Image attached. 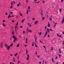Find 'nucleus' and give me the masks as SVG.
I'll return each instance as SVG.
<instances>
[{"mask_svg": "<svg viewBox=\"0 0 64 64\" xmlns=\"http://www.w3.org/2000/svg\"><path fill=\"white\" fill-rule=\"evenodd\" d=\"M59 37L60 38V37H61V35H60L59 36Z\"/></svg>", "mask_w": 64, "mask_h": 64, "instance_id": "5fc2aeb1", "label": "nucleus"}, {"mask_svg": "<svg viewBox=\"0 0 64 64\" xmlns=\"http://www.w3.org/2000/svg\"><path fill=\"white\" fill-rule=\"evenodd\" d=\"M22 26H20V28H22Z\"/></svg>", "mask_w": 64, "mask_h": 64, "instance_id": "0e129e2a", "label": "nucleus"}, {"mask_svg": "<svg viewBox=\"0 0 64 64\" xmlns=\"http://www.w3.org/2000/svg\"><path fill=\"white\" fill-rule=\"evenodd\" d=\"M19 59V56H18V60Z\"/></svg>", "mask_w": 64, "mask_h": 64, "instance_id": "680f3d73", "label": "nucleus"}, {"mask_svg": "<svg viewBox=\"0 0 64 64\" xmlns=\"http://www.w3.org/2000/svg\"><path fill=\"white\" fill-rule=\"evenodd\" d=\"M48 34V33H47V31H46V34L44 36V38L45 37H46V35H47V34Z\"/></svg>", "mask_w": 64, "mask_h": 64, "instance_id": "20e7f679", "label": "nucleus"}, {"mask_svg": "<svg viewBox=\"0 0 64 64\" xmlns=\"http://www.w3.org/2000/svg\"><path fill=\"white\" fill-rule=\"evenodd\" d=\"M17 6L18 7H19V4H17Z\"/></svg>", "mask_w": 64, "mask_h": 64, "instance_id": "69168bd1", "label": "nucleus"}, {"mask_svg": "<svg viewBox=\"0 0 64 64\" xmlns=\"http://www.w3.org/2000/svg\"><path fill=\"white\" fill-rule=\"evenodd\" d=\"M13 45V43H12V44H10V46L12 47V46Z\"/></svg>", "mask_w": 64, "mask_h": 64, "instance_id": "f3484780", "label": "nucleus"}, {"mask_svg": "<svg viewBox=\"0 0 64 64\" xmlns=\"http://www.w3.org/2000/svg\"><path fill=\"white\" fill-rule=\"evenodd\" d=\"M34 44H35L36 47L37 48V44H36V43H35Z\"/></svg>", "mask_w": 64, "mask_h": 64, "instance_id": "b1692460", "label": "nucleus"}, {"mask_svg": "<svg viewBox=\"0 0 64 64\" xmlns=\"http://www.w3.org/2000/svg\"><path fill=\"white\" fill-rule=\"evenodd\" d=\"M51 50H53V47L51 49Z\"/></svg>", "mask_w": 64, "mask_h": 64, "instance_id": "72a5a7b5", "label": "nucleus"}, {"mask_svg": "<svg viewBox=\"0 0 64 64\" xmlns=\"http://www.w3.org/2000/svg\"><path fill=\"white\" fill-rule=\"evenodd\" d=\"M38 34H40L39 35H41V34H42V32H40H40H39Z\"/></svg>", "mask_w": 64, "mask_h": 64, "instance_id": "412c9836", "label": "nucleus"}, {"mask_svg": "<svg viewBox=\"0 0 64 64\" xmlns=\"http://www.w3.org/2000/svg\"><path fill=\"white\" fill-rule=\"evenodd\" d=\"M20 15L21 16H22V14H21Z\"/></svg>", "mask_w": 64, "mask_h": 64, "instance_id": "6e6d98bb", "label": "nucleus"}, {"mask_svg": "<svg viewBox=\"0 0 64 64\" xmlns=\"http://www.w3.org/2000/svg\"><path fill=\"white\" fill-rule=\"evenodd\" d=\"M37 58H40V56L37 55Z\"/></svg>", "mask_w": 64, "mask_h": 64, "instance_id": "393cba45", "label": "nucleus"}, {"mask_svg": "<svg viewBox=\"0 0 64 64\" xmlns=\"http://www.w3.org/2000/svg\"><path fill=\"white\" fill-rule=\"evenodd\" d=\"M24 20H25V19L22 20V22L23 23V22H24Z\"/></svg>", "mask_w": 64, "mask_h": 64, "instance_id": "2eb2a0df", "label": "nucleus"}, {"mask_svg": "<svg viewBox=\"0 0 64 64\" xmlns=\"http://www.w3.org/2000/svg\"><path fill=\"white\" fill-rule=\"evenodd\" d=\"M49 19L50 20V21H51V20H52V18H49Z\"/></svg>", "mask_w": 64, "mask_h": 64, "instance_id": "c9c22d12", "label": "nucleus"}, {"mask_svg": "<svg viewBox=\"0 0 64 64\" xmlns=\"http://www.w3.org/2000/svg\"><path fill=\"white\" fill-rule=\"evenodd\" d=\"M35 40H37V37L35 38Z\"/></svg>", "mask_w": 64, "mask_h": 64, "instance_id": "c03bdc74", "label": "nucleus"}, {"mask_svg": "<svg viewBox=\"0 0 64 64\" xmlns=\"http://www.w3.org/2000/svg\"><path fill=\"white\" fill-rule=\"evenodd\" d=\"M20 45L19 44H18L17 45V47H19Z\"/></svg>", "mask_w": 64, "mask_h": 64, "instance_id": "4be33fe9", "label": "nucleus"}, {"mask_svg": "<svg viewBox=\"0 0 64 64\" xmlns=\"http://www.w3.org/2000/svg\"><path fill=\"white\" fill-rule=\"evenodd\" d=\"M64 22V17H63V18L62 20V21L61 23L62 24H63V23Z\"/></svg>", "mask_w": 64, "mask_h": 64, "instance_id": "423d86ee", "label": "nucleus"}, {"mask_svg": "<svg viewBox=\"0 0 64 64\" xmlns=\"http://www.w3.org/2000/svg\"><path fill=\"white\" fill-rule=\"evenodd\" d=\"M18 25V22L16 24V25Z\"/></svg>", "mask_w": 64, "mask_h": 64, "instance_id": "a18cd8bd", "label": "nucleus"}, {"mask_svg": "<svg viewBox=\"0 0 64 64\" xmlns=\"http://www.w3.org/2000/svg\"><path fill=\"white\" fill-rule=\"evenodd\" d=\"M48 27H50V24H49V23H48Z\"/></svg>", "mask_w": 64, "mask_h": 64, "instance_id": "dca6fc26", "label": "nucleus"}, {"mask_svg": "<svg viewBox=\"0 0 64 64\" xmlns=\"http://www.w3.org/2000/svg\"><path fill=\"white\" fill-rule=\"evenodd\" d=\"M28 33V31H26V34H27Z\"/></svg>", "mask_w": 64, "mask_h": 64, "instance_id": "864d4df0", "label": "nucleus"}, {"mask_svg": "<svg viewBox=\"0 0 64 64\" xmlns=\"http://www.w3.org/2000/svg\"><path fill=\"white\" fill-rule=\"evenodd\" d=\"M10 17H11V16H10V14H9L8 15V19H9V18H10Z\"/></svg>", "mask_w": 64, "mask_h": 64, "instance_id": "1a4fd4ad", "label": "nucleus"}, {"mask_svg": "<svg viewBox=\"0 0 64 64\" xmlns=\"http://www.w3.org/2000/svg\"><path fill=\"white\" fill-rule=\"evenodd\" d=\"M47 29L48 32V33H49V28H47Z\"/></svg>", "mask_w": 64, "mask_h": 64, "instance_id": "6ab92c4d", "label": "nucleus"}, {"mask_svg": "<svg viewBox=\"0 0 64 64\" xmlns=\"http://www.w3.org/2000/svg\"><path fill=\"white\" fill-rule=\"evenodd\" d=\"M2 25L3 26H4V27H5V26H6L5 24H2Z\"/></svg>", "mask_w": 64, "mask_h": 64, "instance_id": "4468645a", "label": "nucleus"}, {"mask_svg": "<svg viewBox=\"0 0 64 64\" xmlns=\"http://www.w3.org/2000/svg\"><path fill=\"white\" fill-rule=\"evenodd\" d=\"M29 11V9H27V10L26 12V13H27V15H28V12Z\"/></svg>", "mask_w": 64, "mask_h": 64, "instance_id": "f8f14e48", "label": "nucleus"}, {"mask_svg": "<svg viewBox=\"0 0 64 64\" xmlns=\"http://www.w3.org/2000/svg\"><path fill=\"white\" fill-rule=\"evenodd\" d=\"M56 25L55 24H54V28H55V26H56Z\"/></svg>", "mask_w": 64, "mask_h": 64, "instance_id": "ea45409f", "label": "nucleus"}, {"mask_svg": "<svg viewBox=\"0 0 64 64\" xmlns=\"http://www.w3.org/2000/svg\"><path fill=\"white\" fill-rule=\"evenodd\" d=\"M13 61L14 62H15L16 61H15V58H13Z\"/></svg>", "mask_w": 64, "mask_h": 64, "instance_id": "9b49d317", "label": "nucleus"}, {"mask_svg": "<svg viewBox=\"0 0 64 64\" xmlns=\"http://www.w3.org/2000/svg\"><path fill=\"white\" fill-rule=\"evenodd\" d=\"M36 34H35L34 36V37L35 38H36Z\"/></svg>", "mask_w": 64, "mask_h": 64, "instance_id": "2f4dec72", "label": "nucleus"}, {"mask_svg": "<svg viewBox=\"0 0 64 64\" xmlns=\"http://www.w3.org/2000/svg\"><path fill=\"white\" fill-rule=\"evenodd\" d=\"M58 55H59V57H61V56L60 55V54H59Z\"/></svg>", "mask_w": 64, "mask_h": 64, "instance_id": "79ce46f5", "label": "nucleus"}, {"mask_svg": "<svg viewBox=\"0 0 64 64\" xmlns=\"http://www.w3.org/2000/svg\"><path fill=\"white\" fill-rule=\"evenodd\" d=\"M12 2L13 3H15V2L14 1H12Z\"/></svg>", "mask_w": 64, "mask_h": 64, "instance_id": "bf43d9fd", "label": "nucleus"}, {"mask_svg": "<svg viewBox=\"0 0 64 64\" xmlns=\"http://www.w3.org/2000/svg\"><path fill=\"white\" fill-rule=\"evenodd\" d=\"M60 12H61V9L60 8Z\"/></svg>", "mask_w": 64, "mask_h": 64, "instance_id": "4c0bfd02", "label": "nucleus"}, {"mask_svg": "<svg viewBox=\"0 0 64 64\" xmlns=\"http://www.w3.org/2000/svg\"><path fill=\"white\" fill-rule=\"evenodd\" d=\"M37 0H36L35 1H34V3H37V2L36 1H37Z\"/></svg>", "mask_w": 64, "mask_h": 64, "instance_id": "a878e982", "label": "nucleus"}, {"mask_svg": "<svg viewBox=\"0 0 64 64\" xmlns=\"http://www.w3.org/2000/svg\"><path fill=\"white\" fill-rule=\"evenodd\" d=\"M44 18H44V17H43L42 18V20H43Z\"/></svg>", "mask_w": 64, "mask_h": 64, "instance_id": "bb28decb", "label": "nucleus"}, {"mask_svg": "<svg viewBox=\"0 0 64 64\" xmlns=\"http://www.w3.org/2000/svg\"><path fill=\"white\" fill-rule=\"evenodd\" d=\"M28 9H30V6H28Z\"/></svg>", "mask_w": 64, "mask_h": 64, "instance_id": "58836bf2", "label": "nucleus"}, {"mask_svg": "<svg viewBox=\"0 0 64 64\" xmlns=\"http://www.w3.org/2000/svg\"><path fill=\"white\" fill-rule=\"evenodd\" d=\"M3 47V42H2L0 44V47L1 48H2Z\"/></svg>", "mask_w": 64, "mask_h": 64, "instance_id": "f03ea898", "label": "nucleus"}, {"mask_svg": "<svg viewBox=\"0 0 64 64\" xmlns=\"http://www.w3.org/2000/svg\"><path fill=\"white\" fill-rule=\"evenodd\" d=\"M52 62H53V63H54V60L53 59V58H52Z\"/></svg>", "mask_w": 64, "mask_h": 64, "instance_id": "ddd939ff", "label": "nucleus"}, {"mask_svg": "<svg viewBox=\"0 0 64 64\" xmlns=\"http://www.w3.org/2000/svg\"><path fill=\"white\" fill-rule=\"evenodd\" d=\"M10 46H8V47L7 48V49L8 50H9V49H10Z\"/></svg>", "mask_w": 64, "mask_h": 64, "instance_id": "6e6552de", "label": "nucleus"}, {"mask_svg": "<svg viewBox=\"0 0 64 64\" xmlns=\"http://www.w3.org/2000/svg\"><path fill=\"white\" fill-rule=\"evenodd\" d=\"M62 43H63V44H64V41H63Z\"/></svg>", "mask_w": 64, "mask_h": 64, "instance_id": "13d9d810", "label": "nucleus"}, {"mask_svg": "<svg viewBox=\"0 0 64 64\" xmlns=\"http://www.w3.org/2000/svg\"><path fill=\"white\" fill-rule=\"evenodd\" d=\"M35 42H36V43H37V42L36 40H35Z\"/></svg>", "mask_w": 64, "mask_h": 64, "instance_id": "338daca9", "label": "nucleus"}, {"mask_svg": "<svg viewBox=\"0 0 64 64\" xmlns=\"http://www.w3.org/2000/svg\"><path fill=\"white\" fill-rule=\"evenodd\" d=\"M16 25V26H15V30L16 32V29H17V30H18V27H17V26Z\"/></svg>", "mask_w": 64, "mask_h": 64, "instance_id": "0eeeda50", "label": "nucleus"}, {"mask_svg": "<svg viewBox=\"0 0 64 64\" xmlns=\"http://www.w3.org/2000/svg\"><path fill=\"white\" fill-rule=\"evenodd\" d=\"M19 37L20 38H22V37H21V36L20 35H19Z\"/></svg>", "mask_w": 64, "mask_h": 64, "instance_id": "c756f323", "label": "nucleus"}, {"mask_svg": "<svg viewBox=\"0 0 64 64\" xmlns=\"http://www.w3.org/2000/svg\"><path fill=\"white\" fill-rule=\"evenodd\" d=\"M12 38L14 39V40H13L14 42V43H15L16 41L17 40V38H16V37L14 36H12Z\"/></svg>", "mask_w": 64, "mask_h": 64, "instance_id": "f257e3e1", "label": "nucleus"}, {"mask_svg": "<svg viewBox=\"0 0 64 64\" xmlns=\"http://www.w3.org/2000/svg\"><path fill=\"white\" fill-rule=\"evenodd\" d=\"M42 2L43 3H45V2H44V0H43L42 1Z\"/></svg>", "mask_w": 64, "mask_h": 64, "instance_id": "e433bc0d", "label": "nucleus"}, {"mask_svg": "<svg viewBox=\"0 0 64 64\" xmlns=\"http://www.w3.org/2000/svg\"><path fill=\"white\" fill-rule=\"evenodd\" d=\"M57 36H58V37H59V34H57Z\"/></svg>", "mask_w": 64, "mask_h": 64, "instance_id": "49530a36", "label": "nucleus"}, {"mask_svg": "<svg viewBox=\"0 0 64 64\" xmlns=\"http://www.w3.org/2000/svg\"><path fill=\"white\" fill-rule=\"evenodd\" d=\"M9 13H10V14H13V12H10Z\"/></svg>", "mask_w": 64, "mask_h": 64, "instance_id": "5701e85b", "label": "nucleus"}, {"mask_svg": "<svg viewBox=\"0 0 64 64\" xmlns=\"http://www.w3.org/2000/svg\"><path fill=\"white\" fill-rule=\"evenodd\" d=\"M25 31H23V34H25Z\"/></svg>", "mask_w": 64, "mask_h": 64, "instance_id": "37998d69", "label": "nucleus"}, {"mask_svg": "<svg viewBox=\"0 0 64 64\" xmlns=\"http://www.w3.org/2000/svg\"><path fill=\"white\" fill-rule=\"evenodd\" d=\"M16 55H17V53L16 54H15L14 55V56L15 57H16Z\"/></svg>", "mask_w": 64, "mask_h": 64, "instance_id": "7c9ffc66", "label": "nucleus"}, {"mask_svg": "<svg viewBox=\"0 0 64 64\" xmlns=\"http://www.w3.org/2000/svg\"><path fill=\"white\" fill-rule=\"evenodd\" d=\"M42 14H43V13H41V15H43Z\"/></svg>", "mask_w": 64, "mask_h": 64, "instance_id": "e2e57ef3", "label": "nucleus"}, {"mask_svg": "<svg viewBox=\"0 0 64 64\" xmlns=\"http://www.w3.org/2000/svg\"><path fill=\"white\" fill-rule=\"evenodd\" d=\"M8 15V14H7V13H6V15Z\"/></svg>", "mask_w": 64, "mask_h": 64, "instance_id": "4d7b16f0", "label": "nucleus"}, {"mask_svg": "<svg viewBox=\"0 0 64 64\" xmlns=\"http://www.w3.org/2000/svg\"><path fill=\"white\" fill-rule=\"evenodd\" d=\"M10 64H14V63H12V62H10Z\"/></svg>", "mask_w": 64, "mask_h": 64, "instance_id": "473e14b6", "label": "nucleus"}, {"mask_svg": "<svg viewBox=\"0 0 64 64\" xmlns=\"http://www.w3.org/2000/svg\"><path fill=\"white\" fill-rule=\"evenodd\" d=\"M27 55H28V57H27V58H26V59L27 60H28L29 59V54H27Z\"/></svg>", "mask_w": 64, "mask_h": 64, "instance_id": "39448f33", "label": "nucleus"}, {"mask_svg": "<svg viewBox=\"0 0 64 64\" xmlns=\"http://www.w3.org/2000/svg\"><path fill=\"white\" fill-rule=\"evenodd\" d=\"M26 24H28V26H29L30 27H32V26L31 24H30V22H29L28 23H27Z\"/></svg>", "mask_w": 64, "mask_h": 64, "instance_id": "7ed1b4c3", "label": "nucleus"}, {"mask_svg": "<svg viewBox=\"0 0 64 64\" xmlns=\"http://www.w3.org/2000/svg\"><path fill=\"white\" fill-rule=\"evenodd\" d=\"M37 22H38V21H36V22L34 23L35 24H37Z\"/></svg>", "mask_w": 64, "mask_h": 64, "instance_id": "aec40b11", "label": "nucleus"}, {"mask_svg": "<svg viewBox=\"0 0 64 64\" xmlns=\"http://www.w3.org/2000/svg\"><path fill=\"white\" fill-rule=\"evenodd\" d=\"M50 31H53V30H52V29H50Z\"/></svg>", "mask_w": 64, "mask_h": 64, "instance_id": "a19ab883", "label": "nucleus"}, {"mask_svg": "<svg viewBox=\"0 0 64 64\" xmlns=\"http://www.w3.org/2000/svg\"><path fill=\"white\" fill-rule=\"evenodd\" d=\"M32 46H34V44H33V42H32Z\"/></svg>", "mask_w": 64, "mask_h": 64, "instance_id": "f704fd0d", "label": "nucleus"}, {"mask_svg": "<svg viewBox=\"0 0 64 64\" xmlns=\"http://www.w3.org/2000/svg\"><path fill=\"white\" fill-rule=\"evenodd\" d=\"M20 63V61H18V64H19V63Z\"/></svg>", "mask_w": 64, "mask_h": 64, "instance_id": "603ef678", "label": "nucleus"}, {"mask_svg": "<svg viewBox=\"0 0 64 64\" xmlns=\"http://www.w3.org/2000/svg\"><path fill=\"white\" fill-rule=\"evenodd\" d=\"M40 42H41V43H43V42H42L41 40H40Z\"/></svg>", "mask_w": 64, "mask_h": 64, "instance_id": "de8ad7c7", "label": "nucleus"}, {"mask_svg": "<svg viewBox=\"0 0 64 64\" xmlns=\"http://www.w3.org/2000/svg\"><path fill=\"white\" fill-rule=\"evenodd\" d=\"M48 37L50 38V36H49V35L48 34Z\"/></svg>", "mask_w": 64, "mask_h": 64, "instance_id": "3c124183", "label": "nucleus"}, {"mask_svg": "<svg viewBox=\"0 0 64 64\" xmlns=\"http://www.w3.org/2000/svg\"><path fill=\"white\" fill-rule=\"evenodd\" d=\"M8 46H8V44H5V46L6 47V48H7L8 47Z\"/></svg>", "mask_w": 64, "mask_h": 64, "instance_id": "9d476101", "label": "nucleus"}, {"mask_svg": "<svg viewBox=\"0 0 64 64\" xmlns=\"http://www.w3.org/2000/svg\"><path fill=\"white\" fill-rule=\"evenodd\" d=\"M45 51H46V52H47V50H46V48L45 49Z\"/></svg>", "mask_w": 64, "mask_h": 64, "instance_id": "052dcab7", "label": "nucleus"}, {"mask_svg": "<svg viewBox=\"0 0 64 64\" xmlns=\"http://www.w3.org/2000/svg\"><path fill=\"white\" fill-rule=\"evenodd\" d=\"M26 54L27 55V53H28V52H26Z\"/></svg>", "mask_w": 64, "mask_h": 64, "instance_id": "09e8293b", "label": "nucleus"}, {"mask_svg": "<svg viewBox=\"0 0 64 64\" xmlns=\"http://www.w3.org/2000/svg\"><path fill=\"white\" fill-rule=\"evenodd\" d=\"M11 4L12 5H13V2H11Z\"/></svg>", "mask_w": 64, "mask_h": 64, "instance_id": "c85d7f7f", "label": "nucleus"}, {"mask_svg": "<svg viewBox=\"0 0 64 64\" xmlns=\"http://www.w3.org/2000/svg\"><path fill=\"white\" fill-rule=\"evenodd\" d=\"M13 7L12 6H11L10 7V9H11L12 8H13Z\"/></svg>", "mask_w": 64, "mask_h": 64, "instance_id": "cd10ccee", "label": "nucleus"}, {"mask_svg": "<svg viewBox=\"0 0 64 64\" xmlns=\"http://www.w3.org/2000/svg\"><path fill=\"white\" fill-rule=\"evenodd\" d=\"M32 20H35V18H33L32 19Z\"/></svg>", "mask_w": 64, "mask_h": 64, "instance_id": "8fccbe9b", "label": "nucleus"}, {"mask_svg": "<svg viewBox=\"0 0 64 64\" xmlns=\"http://www.w3.org/2000/svg\"><path fill=\"white\" fill-rule=\"evenodd\" d=\"M28 32H30V33H32V31H31V30H28Z\"/></svg>", "mask_w": 64, "mask_h": 64, "instance_id": "a211bd4d", "label": "nucleus"}, {"mask_svg": "<svg viewBox=\"0 0 64 64\" xmlns=\"http://www.w3.org/2000/svg\"><path fill=\"white\" fill-rule=\"evenodd\" d=\"M12 22H14V20H12Z\"/></svg>", "mask_w": 64, "mask_h": 64, "instance_id": "774afa93", "label": "nucleus"}]
</instances>
